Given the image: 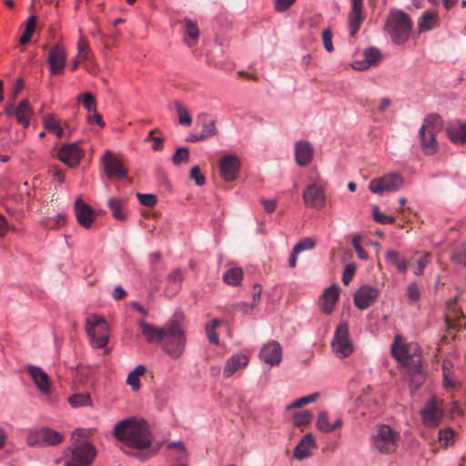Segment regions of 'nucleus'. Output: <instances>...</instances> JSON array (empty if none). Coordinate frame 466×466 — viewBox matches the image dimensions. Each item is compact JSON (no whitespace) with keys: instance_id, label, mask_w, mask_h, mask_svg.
<instances>
[{"instance_id":"obj_1","label":"nucleus","mask_w":466,"mask_h":466,"mask_svg":"<svg viewBox=\"0 0 466 466\" xmlns=\"http://www.w3.org/2000/svg\"><path fill=\"white\" fill-rule=\"evenodd\" d=\"M114 436L120 442L119 449L129 456L144 461L157 453L150 451L153 435L145 420L133 418L118 421L114 427Z\"/></svg>"},{"instance_id":"obj_2","label":"nucleus","mask_w":466,"mask_h":466,"mask_svg":"<svg viewBox=\"0 0 466 466\" xmlns=\"http://www.w3.org/2000/svg\"><path fill=\"white\" fill-rule=\"evenodd\" d=\"M391 352L394 358L407 367V376L411 384L418 388L423 380L421 358L420 349L416 343H406L397 336L391 346Z\"/></svg>"},{"instance_id":"obj_3","label":"nucleus","mask_w":466,"mask_h":466,"mask_svg":"<svg viewBox=\"0 0 466 466\" xmlns=\"http://www.w3.org/2000/svg\"><path fill=\"white\" fill-rule=\"evenodd\" d=\"M187 336L177 319L165 323V334L160 343L161 349L172 359H178L185 351Z\"/></svg>"},{"instance_id":"obj_4","label":"nucleus","mask_w":466,"mask_h":466,"mask_svg":"<svg viewBox=\"0 0 466 466\" xmlns=\"http://www.w3.org/2000/svg\"><path fill=\"white\" fill-rule=\"evenodd\" d=\"M443 121L438 114H429L423 119L419 130L420 147L424 154L431 156L437 153L439 143L436 136L442 130Z\"/></svg>"},{"instance_id":"obj_5","label":"nucleus","mask_w":466,"mask_h":466,"mask_svg":"<svg viewBox=\"0 0 466 466\" xmlns=\"http://www.w3.org/2000/svg\"><path fill=\"white\" fill-rule=\"evenodd\" d=\"M412 23L410 16L403 11H393L386 22V29L393 43H405L410 35Z\"/></svg>"},{"instance_id":"obj_6","label":"nucleus","mask_w":466,"mask_h":466,"mask_svg":"<svg viewBox=\"0 0 466 466\" xmlns=\"http://www.w3.org/2000/svg\"><path fill=\"white\" fill-rule=\"evenodd\" d=\"M86 331L94 348L102 349L107 344L109 326L103 317L96 314L89 316Z\"/></svg>"},{"instance_id":"obj_7","label":"nucleus","mask_w":466,"mask_h":466,"mask_svg":"<svg viewBox=\"0 0 466 466\" xmlns=\"http://www.w3.org/2000/svg\"><path fill=\"white\" fill-rule=\"evenodd\" d=\"M400 434L389 425L378 426L372 435V446L380 453L389 454L396 451Z\"/></svg>"},{"instance_id":"obj_8","label":"nucleus","mask_w":466,"mask_h":466,"mask_svg":"<svg viewBox=\"0 0 466 466\" xmlns=\"http://www.w3.org/2000/svg\"><path fill=\"white\" fill-rule=\"evenodd\" d=\"M331 348L333 352L340 359L346 358L353 352V345L350 339L347 322H342L336 328Z\"/></svg>"},{"instance_id":"obj_9","label":"nucleus","mask_w":466,"mask_h":466,"mask_svg":"<svg viewBox=\"0 0 466 466\" xmlns=\"http://www.w3.org/2000/svg\"><path fill=\"white\" fill-rule=\"evenodd\" d=\"M304 205L307 208L322 209L326 204L325 187L319 179L309 184L302 193Z\"/></svg>"},{"instance_id":"obj_10","label":"nucleus","mask_w":466,"mask_h":466,"mask_svg":"<svg viewBox=\"0 0 466 466\" xmlns=\"http://www.w3.org/2000/svg\"><path fill=\"white\" fill-rule=\"evenodd\" d=\"M403 177L398 173H389L379 178H373L369 184L372 193L380 194L384 191L393 192L399 190L403 185Z\"/></svg>"},{"instance_id":"obj_11","label":"nucleus","mask_w":466,"mask_h":466,"mask_svg":"<svg viewBox=\"0 0 466 466\" xmlns=\"http://www.w3.org/2000/svg\"><path fill=\"white\" fill-rule=\"evenodd\" d=\"M96 457V449L89 442H83L72 451L71 459L66 466H89Z\"/></svg>"},{"instance_id":"obj_12","label":"nucleus","mask_w":466,"mask_h":466,"mask_svg":"<svg viewBox=\"0 0 466 466\" xmlns=\"http://www.w3.org/2000/svg\"><path fill=\"white\" fill-rule=\"evenodd\" d=\"M104 170L107 177L123 179L127 176V169L119 157L107 150L102 157Z\"/></svg>"},{"instance_id":"obj_13","label":"nucleus","mask_w":466,"mask_h":466,"mask_svg":"<svg viewBox=\"0 0 466 466\" xmlns=\"http://www.w3.org/2000/svg\"><path fill=\"white\" fill-rule=\"evenodd\" d=\"M5 114L8 116H15L18 124L27 128L30 124V118L33 116V109L27 99L21 100L15 106L14 101L5 108Z\"/></svg>"},{"instance_id":"obj_14","label":"nucleus","mask_w":466,"mask_h":466,"mask_svg":"<svg viewBox=\"0 0 466 466\" xmlns=\"http://www.w3.org/2000/svg\"><path fill=\"white\" fill-rule=\"evenodd\" d=\"M239 167L240 162L236 155L228 154L219 160L220 176L227 182H231L237 178Z\"/></svg>"},{"instance_id":"obj_15","label":"nucleus","mask_w":466,"mask_h":466,"mask_svg":"<svg viewBox=\"0 0 466 466\" xmlns=\"http://www.w3.org/2000/svg\"><path fill=\"white\" fill-rule=\"evenodd\" d=\"M66 63V52L59 45L53 46L48 53L47 64L52 75H60L64 72Z\"/></svg>"},{"instance_id":"obj_16","label":"nucleus","mask_w":466,"mask_h":466,"mask_svg":"<svg viewBox=\"0 0 466 466\" xmlns=\"http://www.w3.org/2000/svg\"><path fill=\"white\" fill-rule=\"evenodd\" d=\"M379 293L373 287L362 286L354 294V304L360 310L366 309L376 301Z\"/></svg>"},{"instance_id":"obj_17","label":"nucleus","mask_w":466,"mask_h":466,"mask_svg":"<svg viewBox=\"0 0 466 466\" xmlns=\"http://www.w3.org/2000/svg\"><path fill=\"white\" fill-rule=\"evenodd\" d=\"M464 315L461 309L458 306L456 299L450 300L447 304V312L445 313V321L450 329H466L463 323Z\"/></svg>"},{"instance_id":"obj_18","label":"nucleus","mask_w":466,"mask_h":466,"mask_svg":"<svg viewBox=\"0 0 466 466\" xmlns=\"http://www.w3.org/2000/svg\"><path fill=\"white\" fill-rule=\"evenodd\" d=\"M75 215L77 223L85 228H89L96 219L94 209L82 199L76 200L74 205Z\"/></svg>"},{"instance_id":"obj_19","label":"nucleus","mask_w":466,"mask_h":466,"mask_svg":"<svg viewBox=\"0 0 466 466\" xmlns=\"http://www.w3.org/2000/svg\"><path fill=\"white\" fill-rule=\"evenodd\" d=\"M281 358L282 348L276 340L269 341L259 351V359L270 366L279 364Z\"/></svg>"},{"instance_id":"obj_20","label":"nucleus","mask_w":466,"mask_h":466,"mask_svg":"<svg viewBox=\"0 0 466 466\" xmlns=\"http://www.w3.org/2000/svg\"><path fill=\"white\" fill-rule=\"evenodd\" d=\"M83 156L77 143L63 146L58 152V158L70 167H75L79 164Z\"/></svg>"},{"instance_id":"obj_21","label":"nucleus","mask_w":466,"mask_h":466,"mask_svg":"<svg viewBox=\"0 0 466 466\" xmlns=\"http://www.w3.org/2000/svg\"><path fill=\"white\" fill-rule=\"evenodd\" d=\"M137 325L147 342L160 345L163 335L165 334V325L163 327H157L146 322L144 319H139Z\"/></svg>"},{"instance_id":"obj_22","label":"nucleus","mask_w":466,"mask_h":466,"mask_svg":"<svg viewBox=\"0 0 466 466\" xmlns=\"http://www.w3.org/2000/svg\"><path fill=\"white\" fill-rule=\"evenodd\" d=\"M339 298V287L333 284L329 287L320 298V307L325 314H330Z\"/></svg>"},{"instance_id":"obj_23","label":"nucleus","mask_w":466,"mask_h":466,"mask_svg":"<svg viewBox=\"0 0 466 466\" xmlns=\"http://www.w3.org/2000/svg\"><path fill=\"white\" fill-rule=\"evenodd\" d=\"M363 0H351V10L349 14V26L350 36H354L362 22Z\"/></svg>"},{"instance_id":"obj_24","label":"nucleus","mask_w":466,"mask_h":466,"mask_svg":"<svg viewBox=\"0 0 466 466\" xmlns=\"http://www.w3.org/2000/svg\"><path fill=\"white\" fill-rule=\"evenodd\" d=\"M27 371L34 380L36 388L44 394L50 392L48 375L39 367L28 366Z\"/></svg>"},{"instance_id":"obj_25","label":"nucleus","mask_w":466,"mask_h":466,"mask_svg":"<svg viewBox=\"0 0 466 466\" xmlns=\"http://www.w3.org/2000/svg\"><path fill=\"white\" fill-rule=\"evenodd\" d=\"M296 163L300 167H306L313 157V148L309 142L299 140L295 144Z\"/></svg>"},{"instance_id":"obj_26","label":"nucleus","mask_w":466,"mask_h":466,"mask_svg":"<svg viewBox=\"0 0 466 466\" xmlns=\"http://www.w3.org/2000/svg\"><path fill=\"white\" fill-rule=\"evenodd\" d=\"M450 140L457 145L466 144V123L460 121L451 123L446 129Z\"/></svg>"},{"instance_id":"obj_27","label":"nucleus","mask_w":466,"mask_h":466,"mask_svg":"<svg viewBox=\"0 0 466 466\" xmlns=\"http://www.w3.org/2000/svg\"><path fill=\"white\" fill-rule=\"evenodd\" d=\"M364 61H356L353 63V68L357 70H365L371 66L377 65L382 58L380 51L376 47H370L364 51Z\"/></svg>"},{"instance_id":"obj_28","label":"nucleus","mask_w":466,"mask_h":466,"mask_svg":"<svg viewBox=\"0 0 466 466\" xmlns=\"http://www.w3.org/2000/svg\"><path fill=\"white\" fill-rule=\"evenodd\" d=\"M248 363V358L244 354H236L231 356L226 362L223 375L229 378L241 368H245Z\"/></svg>"},{"instance_id":"obj_29","label":"nucleus","mask_w":466,"mask_h":466,"mask_svg":"<svg viewBox=\"0 0 466 466\" xmlns=\"http://www.w3.org/2000/svg\"><path fill=\"white\" fill-rule=\"evenodd\" d=\"M314 439L311 433H307L300 440L299 443L296 446L294 450V458L298 460H303L311 455L312 450L314 448Z\"/></svg>"},{"instance_id":"obj_30","label":"nucleus","mask_w":466,"mask_h":466,"mask_svg":"<svg viewBox=\"0 0 466 466\" xmlns=\"http://www.w3.org/2000/svg\"><path fill=\"white\" fill-rule=\"evenodd\" d=\"M420 415L423 422L428 425H435L441 417V411L433 400L426 403L420 410Z\"/></svg>"},{"instance_id":"obj_31","label":"nucleus","mask_w":466,"mask_h":466,"mask_svg":"<svg viewBox=\"0 0 466 466\" xmlns=\"http://www.w3.org/2000/svg\"><path fill=\"white\" fill-rule=\"evenodd\" d=\"M107 206L115 219L119 221H125L127 219L126 201L124 199L111 198L107 201Z\"/></svg>"},{"instance_id":"obj_32","label":"nucleus","mask_w":466,"mask_h":466,"mask_svg":"<svg viewBox=\"0 0 466 466\" xmlns=\"http://www.w3.org/2000/svg\"><path fill=\"white\" fill-rule=\"evenodd\" d=\"M385 258L389 264L395 266L400 273L404 274L407 272L409 268V261L405 258L401 257L398 251L392 249L388 250L386 252Z\"/></svg>"},{"instance_id":"obj_33","label":"nucleus","mask_w":466,"mask_h":466,"mask_svg":"<svg viewBox=\"0 0 466 466\" xmlns=\"http://www.w3.org/2000/svg\"><path fill=\"white\" fill-rule=\"evenodd\" d=\"M42 123L44 127L48 132H53L58 138H61L64 135V130L60 126L59 120L54 114H46L42 117Z\"/></svg>"},{"instance_id":"obj_34","label":"nucleus","mask_w":466,"mask_h":466,"mask_svg":"<svg viewBox=\"0 0 466 466\" xmlns=\"http://www.w3.org/2000/svg\"><path fill=\"white\" fill-rule=\"evenodd\" d=\"M41 435L44 445H57L64 439L60 432L46 427L41 429Z\"/></svg>"},{"instance_id":"obj_35","label":"nucleus","mask_w":466,"mask_h":466,"mask_svg":"<svg viewBox=\"0 0 466 466\" xmlns=\"http://www.w3.org/2000/svg\"><path fill=\"white\" fill-rule=\"evenodd\" d=\"M438 22V15L434 12L427 11L425 12L420 21H419V29L421 32L429 31L432 29Z\"/></svg>"},{"instance_id":"obj_36","label":"nucleus","mask_w":466,"mask_h":466,"mask_svg":"<svg viewBox=\"0 0 466 466\" xmlns=\"http://www.w3.org/2000/svg\"><path fill=\"white\" fill-rule=\"evenodd\" d=\"M207 116H199L197 125H201V136H205V140L213 137L216 134L215 121L207 119Z\"/></svg>"},{"instance_id":"obj_37","label":"nucleus","mask_w":466,"mask_h":466,"mask_svg":"<svg viewBox=\"0 0 466 466\" xmlns=\"http://www.w3.org/2000/svg\"><path fill=\"white\" fill-rule=\"evenodd\" d=\"M147 371V368L144 365H138L132 370L127 378V383L131 387L134 391H137L140 389V380L139 377L145 374Z\"/></svg>"},{"instance_id":"obj_38","label":"nucleus","mask_w":466,"mask_h":466,"mask_svg":"<svg viewBox=\"0 0 466 466\" xmlns=\"http://www.w3.org/2000/svg\"><path fill=\"white\" fill-rule=\"evenodd\" d=\"M243 279V270L239 267H233L228 269L223 275V280L230 286L240 284Z\"/></svg>"},{"instance_id":"obj_39","label":"nucleus","mask_w":466,"mask_h":466,"mask_svg":"<svg viewBox=\"0 0 466 466\" xmlns=\"http://www.w3.org/2000/svg\"><path fill=\"white\" fill-rule=\"evenodd\" d=\"M35 25H36V16L35 15L29 16V18L27 19L26 24H25V31L19 39V43L21 45H26L31 40V37L35 30Z\"/></svg>"},{"instance_id":"obj_40","label":"nucleus","mask_w":466,"mask_h":466,"mask_svg":"<svg viewBox=\"0 0 466 466\" xmlns=\"http://www.w3.org/2000/svg\"><path fill=\"white\" fill-rule=\"evenodd\" d=\"M174 106L178 116L179 124L182 126L189 127L192 123V119L187 108L177 100L174 102Z\"/></svg>"},{"instance_id":"obj_41","label":"nucleus","mask_w":466,"mask_h":466,"mask_svg":"<svg viewBox=\"0 0 466 466\" xmlns=\"http://www.w3.org/2000/svg\"><path fill=\"white\" fill-rule=\"evenodd\" d=\"M89 46L87 40L81 35L77 42V56L76 59L80 62H84L89 58Z\"/></svg>"},{"instance_id":"obj_42","label":"nucleus","mask_w":466,"mask_h":466,"mask_svg":"<svg viewBox=\"0 0 466 466\" xmlns=\"http://www.w3.org/2000/svg\"><path fill=\"white\" fill-rule=\"evenodd\" d=\"M70 405L74 408L91 405V399L88 394L76 393L68 398Z\"/></svg>"},{"instance_id":"obj_43","label":"nucleus","mask_w":466,"mask_h":466,"mask_svg":"<svg viewBox=\"0 0 466 466\" xmlns=\"http://www.w3.org/2000/svg\"><path fill=\"white\" fill-rule=\"evenodd\" d=\"M452 262L466 267V244L457 247L451 256Z\"/></svg>"},{"instance_id":"obj_44","label":"nucleus","mask_w":466,"mask_h":466,"mask_svg":"<svg viewBox=\"0 0 466 466\" xmlns=\"http://www.w3.org/2000/svg\"><path fill=\"white\" fill-rule=\"evenodd\" d=\"M186 35L193 41H196L199 36V29L197 24L187 18L183 21Z\"/></svg>"},{"instance_id":"obj_45","label":"nucleus","mask_w":466,"mask_h":466,"mask_svg":"<svg viewBox=\"0 0 466 466\" xmlns=\"http://www.w3.org/2000/svg\"><path fill=\"white\" fill-rule=\"evenodd\" d=\"M78 100L82 101L83 106L89 112H93L96 109V100L95 96L89 93L86 92L83 95H80L78 96Z\"/></svg>"},{"instance_id":"obj_46","label":"nucleus","mask_w":466,"mask_h":466,"mask_svg":"<svg viewBox=\"0 0 466 466\" xmlns=\"http://www.w3.org/2000/svg\"><path fill=\"white\" fill-rule=\"evenodd\" d=\"M319 394L318 392H314L312 394H309L308 396L301 397L296 400H294L292 403H290L288 406V409H294V408H300L306 404H309L310 402H313L318 400Z\"/></svg>"},{"instance_id":"obj_47","label":"nucleus","mask_w":466,"mask_h":466,"mask_svg":"<svg viewBox=\"0 0 466 466\" xmlns=\"http://www.w3.org/2000/svg\"><path fill=\"white\" fill-rule=\"evenodd\" d=\"M317 427L319 431L326 433L332 431L331 424L329 421V414L327 411H321L319 414L317 420Z\"/></svg>"},{"instance_id":"obj_48","label":"nucleus","mask_w":466,"mask_h":466,"mask_svg":"<svg viewBox=\"0 0 466 466\" xmlns=\"http://www.w3.org/2000/svg\"><path fill=\"white\" fill-rule=\"evenodd\" d=\"M312 420V414L308 410L296 412L293 416V422L296 426H304Z\"/></svg>"},{"instance_id":"obj_49","label":"nucleus","mask_w":466,"mask_h":466,"mask_svg":"<svg viewBox=\"0 0 466 466\" xmlns=\"http://www.w3.org/2000/svg\"><path fill=\"white\" fill-rule=\"evenodd\" d=\"M189 158V151L187 147H178L172 157V162L175 166H179L183 162H187Z\"/></svg>"},{"instance_id":"obj_50","label":"nucleus","mask_w":466,"mask_h":466,"mask_svg":"<svg viewBox=\"0 0 466 466\" xmlns=\"http://www.w3.org/2000/svg\"><path fill=\"white\" fill-rule=\"evenodd\" d=\"M184 279V271L179 268L171 270L167 276L168 284H176L177 286H180Z\"/></svg>"},{"instance_id":"obj_51","label":"nucleus","mask_w":466,"mask_h":466,"mask_svg":"<svg viewBox=\"0 0 466 466\" xmlns=\"http://www.w3.org/2000/svg\"><path fill=\"white\" fill-rule=\"evenodd\" d=\"M361 237L360 235H356L352 238V245L355 248V251L358 257L362 260H367L369 256L367 251L360 245Z\"/></svg>"},{"instance_id":"obj_52","label":"nucleus","mask_w":466,"mask_h":466,"mask_svg":"<svg viewBox=\"0 0 466 466\" xmlns=\"http://www.w3.org/2000/svg\"><path fill=\"white\" fill-rule=\"evenodd\" d=\"M137 197L141 205L148 208L154 207L157 201V196L153 194L137 193Z\"/></svg>"},{"instance_id":"obj_53","label":"nucleus","mask_w":466,"mask_h":466,"mask_svg":"<svg viewBox=\"0 0 466 466\" xmlns=\"http://www.w3.org/2000/svg\"><path fill=\"white\" fill-rule=\"evenodd\" d=\"M373 218L376 222L382 225H391L395 222V218L393 217L380 213L377 208L373 210Z\"/></svg>"},{"instance_id":"obj_54","label":"nucleus","mask_w":466,"mask_h":466,"mask_svg":"<svg viewBox=\"0 0 466 466\" xmlns=\"http://www.w3.org/2000/svg\"><path fill=\"white\" fill-rule=\"evenodd\" d=\"M356 267L353 263H349L345 266L343 274H342V282L344 285H349L352 280L353 276L355 274Z\"/></svg>"},{"instance_id":"obj_55","label":"nucleus","mask_w":466,"mask_h":466,"mask_svg":"<svg viewBox=\"0 0 466 466\" xmlns=\"http://www.w3.org/2000/svg\"><path fill=\"white\" fill-rule=\"evenodd\" d=\"M189 177L191 179L195 180L197 186H203L206 182L205 176L200 172V168L198 166H194L191 170Z\"/></svg>"},{"instance_id":"obj_56","label":"nucleus","mask_w":466,"mask_h":466,"mask_svg":"<svg viewBox=\"0 0 466 466\" xmlns=\"http://www.w3.org/2000/svg\"><path fill=\"white\" fill-rule=\"evenodd\" d=\"M26 442L29 446L44 445L42 441L41 429L30 431L26 438Z\"/></svg>"},{"instance_id":"obj_57","label":"nucleus","mask_w":466,"mask_h":466,"mask_svg":"<svg viewBox=\"0 0 466 466\" xmlns=\"http://www.w3.org/2000/svg\"><path fill=\"white\" fill-rule=\"evenodd\" d=\"M407 295L410 302H417L420 298V292L416 282L409 285L407 289Z\"/></svg>"},{"instance_id":"obj_58","label":"nucleus","mask_w":466,"mask_h":466,"mask_svg":"<svg viewBox=\"0 0 466 466\" xmlns=\"http://www.w3.org/2000/svg\"><path fill=\"white\" fill-rule=\"evenodd\" d=\"M314 246H315V242L312 239L304 238V239L300 240L299 242H298L294 246L293 248H294L295 253H300L304 250L313 248Z\"/></svg>"},{"instance_id":"obj_59","label":"nucleus","mask_w":466,"mask_h":466,"mask_svg":"<svg viewBox=\"0 0 466 466\" xmlns=\"http://www.w3.org/2000/svg\"><path fill=\"white\" fill-rule=\"evenodd\" d=\"M430 263V254L425 252L420 257V258L418 260L417 268L414 271L415 275L420 276L423 274V271L426 268V266Z\"/></svg>"},{"instance_id":"obj_60","label":"nucleus","mask_w":466,"mask_h":466,"mask_svg":"<svg viewBox=\"0 0 466 466\" xmlns=\"http://www.w3.org/2000/svg\"><path fill=\"white\" fill-rule=\"evenodd\" d=\"M454 436L453 431L451 429H446L440 431L439 432V440L441 442H443L445 446H448L450 442L452 441Z\"/></svg>"},{"instance_id":"obj_61","label":"nucleus","mask_w":466,"mask_h":466,"mask_svg":"<svg viewBox=\"0 0 466 466\" xmlns=\"http://www.w3.org/2000/svg\"><path fill=\"white\" fill-rule=\"evenodd\" d=\"M322 41L325 49L328 52H331L333 50V45H332V33L330 29H325L322 32Z\"/></svg>"},{"instance_id":"obj_62","label":"nucleus","mask_w":466,"mask_h":466,"mask_svg":"<svg viewBox=\"0 0 466 466\" xmlns=\"http://www.w3.org/2000/svg\"><path fill=\"white\" fill-rule=\"evenodd\" d=\"M443 386L447 390H453L457 387L458 381L452 373L443 374Z\"/></svg>"},{"instance_id":"obj_63","label":"nucleus","mask_w":466,"mask_h":466,"mask_svg":"<svg viewBox=\"0 0 466 466\" xmlns=\"http://www.w3.org/2000/svg\"><path fill=\"white\" fill-rule=\"evenodd\" d=\"M91 113L92 115L90 114L87 116L88 124L93 125L94 123H96L98 126L103 127L105 126V122L102 119V116L97 112L96 109Z\"/></svg>"},{"instance_id":"obj_64","label":"nucleus","mask_w":466,"mask_h":466,"mask_svg":"<svg viewBox=\"0 0 466 466\" xmlns=\"http://www.w3.org/2000/svg\"><path fill=\"white\" fill-rule=\"evenodd\" d=\"M296 0H275V9L284 12L289 9Z\"/></svg>"}]
</instances>
